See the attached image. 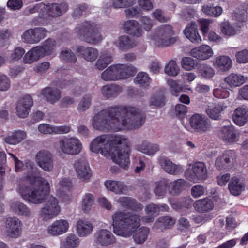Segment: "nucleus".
I'll list each match as a JSON object with an SVG mask.
<instances>
[{"instance_id":"nucleus-25","label":"nucleus","mask_w":248,"mask_h":248,"mask_svg":"<svg viewBox=\"0 0 248 248\" xmlns=\"http://www.w3.org/2000/svg\"><path fill=\"white\" fill-rule=\"evenodd\" d=\"M184 33L191 42L200 43L202 39L199 34L197 26L195 22H191L184 30Z\"/></svg>"},{"instance_id":"nucleus-34","label":"nucleus","mask_w":248,"mask_h":248,"mask_svg":"<svg viewBox=\"0 0 248 248\" xmlns=\"http://www.w3.org/2000/svg\"><path fill=\"white\" fill-rule=\"evenodd\" d=\"M44 56V53H43L40 46H36L25 54L23 58V62L25 63L31 64Z\"/></svg>"},{"instance_id":"nucleus-30","label":"nucleus","mask_w":248,"mask_h":248,"mask_svg":"<svg viewBox=\"0 0 248 248\" xmlns=\"http://www.w3.org/2000/svg\"><path fill=\"white\" fill-rule=\"evenodd\" d=\"M119 80L127 79L135 75L136 68L131 64H117Z\"/></svg>"},{"instance_id":"nucleus-35","label":"nucleus","mask_w":248,"mask_h":248,"mask_svg":"<svg viewBox=\"0 0 248 248\" xmlns=\"http://www.w3.org/2000/svg\"><path fill=\"white\" fill-rule=\"evenodd\" d=\"M42 94L46 100L51 104L57 102L61 97L59 90L51 87H46L42 91Z\"/></svg>"},{"instance_id":"nucleus-24","label":"nucleus","mask_w":248,"mask_h":248,"mask_svg":"<svg viewBox=\"0 0 248 248\" xmlns=\"http://www.w3.org/2000/svg\"><path fill=\"white\" fill-rule=\"evenodd\" d=\"M195 210L201 213H207L214 209V203L211 199L205 198L196 201L193 204Z\"/></svg>"},{"instance_id":"nucleus-43","label":"nucleus","mask_w":248,"mask_h":248,"mask_svg":"<svg viewBox=\"0 0 248 248\" xmlns=\"http://www.w3.org/2000/svg\"><path fill=\"white\" fill-rule=\"evenodd\" d=\"M188 186V183L184 179H180L172 182L168 186L169 193L172 195H177Z\"/></svg>"},{"instance_id":"nucleus-20","label":"nucleus","mask_w":248,"mask_h":248,"mask_svg":"<svg viewBox=\"0 0 248 248\" xmlns=\"http://www.w3.org/2000/svg\"><path fill=\"white\" fill-rule=\"evenodd\" d=\"M123 27L127 34L134 37H141L143 33L140 24L135 20L127 21L123 24Z\"/></svg>"},{"instance_id":"nucleus-47","label":"nucleus","mask_w":248,"mask_h":248,"mask_svg":"<svg viewBox=\"0 0 248 248\" xmlns=\"http://www.w3.org/2000/svg\"><path fill=\"white\" fill-rule=\"evenodd\" d=\"M224 81L231 87L240 86L245 82L243 76L232 73L224 78Z\"/></svg>"},{"instance_id":"nucleus-64","label":"nucleus","mask_w":248,"mask_h":248,"mask_svg":"<svg viewBox=\"0 0 248 248\" xmlns=\"http://www.w3.org/2000/svg\"><path fill=\"white\" fill-rule=\"evenodd\" d=\"M181 65L186 70H190L194 67L195 63L191 58L184 57L181 61Z\"/></svg>"},{"instance_id":"nucleus-26","label":"nucleus","mask_w":248,"mask_h":248,"mask_svg":"<svg viewBox=\"0 0 248 248\" xmlns=\"http://www.w3.org/2000/svg\"><path fill=\"white\" fill-rule=\"evenodd\" d=\"M117 202L123 207L134 211H140L143 209L141 204L131 197H120L117 200Z\"/></svg>"},{"instance_id":"nucleus-50","label":"nucleus","mask_w":248,"mask_h":248,"mask_svg":"<svg viewBox=\"0 0 248 248\" xmlns=\"http://www.w3.org/2000/svg\"><path fill=\"white\" fill-rule=\"evenodd\" d=\"M56 46V41L53 39L48 38L43 43L42 46H40L43 53H44V55L46 56L51 55L53 53Z\"/></svg>"},{"instance_id":"nucleus-55","label":"nucleus","mask_w":248,"mask_h":248,"mask_svg":"<svg viewBox=\"0 0 248 248\" xmlns=\"http://www.w3.org/2000/svg\"><path fill=\"white\" fill-rule=\"evenodd\" d=\"M60 58L61 60L69 63H75L77 61L75 54L68 48H65L61 51Z\"/></svg>"},{"instance_id":"nucleus-36","label":"nucleus","mask_w":248,"mask_h":248,"mask_svg":"<svg viewBox=\"0 0 248 248\" xmlns=\"http://www.w3.org/2000/svg\"><path fill=\"white\" fill-rule=\"evenodd\" d=\"M226 106L219 102L218 103L212 104L208 106L206 112L207 115L212 119L219 120L221 117V113L224 110Z\"/></svg>"},{"instance_id":"nucleus-38","label":"nucleus","mask_w":248,"mask_h":248,"mask_svg":"<svg viewBox=\"0 0 248 248\" xmlns=\"http://www.w3.org/2000/svg\"><path fill=\"white\" fill-rule=\"evenodd\" d=\"M138 42L134 39L126 35H123L119 38L116 45L123 50L133 48L138 45Z\"/></svg>"},{"instance_id":"nucleus-46","label":"nucleus","mask_w":248,"mask_h":248,"mask_svg":"<svg viewBox=\"0 0 248 248\" xmlns=\"http://www.w3.org/2000/svg\"><path fill=\"white\" fill-rule=\"evenodd\" d=\"M113 61L112 56L109 53L104 52L101 53L99 59L95 63V67L99 70H103Z\"/></svg>"},{"instance_id":"nucleus-49","label":"nucleus","mask_w":248,"mask_h":248,"mask_svg":"<svg viewBox=\"0 0 248 248\" xmlns=\"http://www.w3.org/2000/svg\"><path fill=\"white\" fill-rule=\"evenodd\" d=\"M215 73L214 68L208 64H202L199 67V75L203 78L210 79L214 77Z\"/></svg>"},{"instance_id":"nucleus-37","label":"nucleus","mask_w":248,"mask_h":248,"mask_svg":"<svg viewBox=\"0 0 248 248\" xmlns=\"http://www.w3.org/2000/svg\"><path fill=\"white\" fill-rule=\"evenodd\" d=\"M15 165L16 172H20L23 170H27L31 172V174H29V176H31V174L35 175V171L37 169L35 166L34 163L30 160H26L25 163L23 164V163L18 159H16V160L15 161ZM27 176V175L26 176Z\"/></svg>"},{"instance_id":"nucleus-13","label":"nucleus","mask_w":248,"mask_h":248,"mask_svg":"<svg viewBox=\"0 0 248 248\" xmlns=\"http://www.w3.org/2000/svg\"><path fill=\"white\" fill-rule=\"evenodd\" d=\"M37 165L46 171L50 172L53 170V159L52 154L47 150H41L35 156Z\"/></svg>"},{"instance_id":"nucleus-28","label":"nucleus","mask_w":248,"mask_h":248,"mask_svg":"<svg viewBox=\"0 0 248 248\" xmlns=\"http://www.w3.org/2000/svg\"><path fill=\"white\" fill-rule=\"evenodd\" d=\"M122 91V87L116 84L104 85L101 89V94L107 99L116 97Z\"/></svg>"},{"instance_id":"nucleus-53","label":"nucleus","mask_w":248,"mask_h":248,"mask_svg":"<svg viewBox=\"0 0 248 248\" xmlns=\"http://www.w3.org/2000/svg\"><path fill=\"white\" fill-rule=\"evenodd\" d=\"M175 223V219L170 216L161 217L158 219L157 222L155 224L158 227H164L170 229Z\"/></svg>"},{"instance_id":"nucleus-9","label":"nucleus","mask_w":248,"mask_h":248,"mask_svg":"<svg viewBox=\"0 0 248 248\" xmlns=\"http://www.w3.org/2000/svg\"><path fill=\"white\" fill-rule=\"evenodd\" d=\"M189 124L195 132L201 134L210 132L213 128L210 121L206 116L199 114L190 117Z\"/></svg>"},{"instance_id":"nucleus-10","label":"nucleus","mask_w":248,"mask_h":248,"mask_svg":"<svg viewBox=\"0 0 248 248\" xmlns=\"http://www.w3.org/2000/svg\"><path fill=\"white\" fill-rule=\"evenodd\" d=\"M48 31L42 27L29 29L24 32L21 35L25 42L33 44L39 43L46 36Z\"/></svg>"},{"instance_id":"nucleus-27","label":"nucleus","mask_w":248,"mask_h":248,"mask_svg":"<svg viewBox=\"0 0 248 248\" xmlns=\"http://www.w3.org/2000/svg\"><path fill=\"white\" fill-rule=\"evenodd\" d=\"M77 52L85 60L93 62L97 58L99 52L96 48L92 47L79 46L77 49Z\"/></svg>"},{"instance_id":"nucleus-42","label":"nucleus","mask_w":248,"mask_h":248,"mask_svg":"<svg viewBox=\"0 0 248 248\" xmlns=\"http://www.w3.org/2000/svg\"><path fill=\"white\" fill-rule=\"evenodd\" d=\"M194 175L199 180H204L207 177V170L204 163L197 162L193 164L192 168Z\"/></svg>"},{"instance_id":"nucleus-17","label":"nucleus","mask_w":248,"mask_h":248,"mask_svg":"<svg viewBox=\"0 0 248 248\" xmlns=\"http://www.w3.org/2000/svg\"><path fill=\"white\" fill-rule=\"evenodd\" d=\"M78 177L83 181L89 180L91 177V170L88 163L85 159H78L74 164Z\"/></svg>"},{"instance_id":"nucleus-31","label":"nucleus","mask_w":248,"mask_h":248,"mask_svg":"<svg viewBox=\"0 0 248 248\" xmlns=\"http://www.w3.org/2000/svg\"><path fill=\"white\" fill-rule=\"evenodd\" d=\"M245 184L243 180L237 177L232 178L228 184L230 193L234 196L239 195L245 190Z\"/></svg>"},{"instance_id":"nucleus-5","label":"nucleus","mask_w":248,"mask_h":248,"mask_svg":"<svg viewBox=\"0 0 248 248\" xmlns=\"http://www.w3.org/2000/svg\"><path fill=\"white\" fill-rule=\"evenodd\" d=\"M100 25L90 21H84L78 24L76 28V31L83 37L86 42L92 45H96L103 39L100 32Z\"/></svg>"},{"instance_id":"nucleus-41","label":"nucleus","mask_w":248,"mask_h":248,"mask_svg":"<svg viewBox=\"0 0 248 248\" xmlns=\"http://www.w3.org/2000/svg\"><path fill=\"white\" fill-rule=\"evenodd\" d=\"M42 5H44V3H41L36 4L33 8H30L29 10V14H33L36 12L39 14L38 16L33 18L31 21V24L34 26L45 24L46 21L44 20V12L43 9L44 7Z\"/></svg>"},{"instance_id":"nucleus-23","label":"nucleus","mask_w":248,"mask_h":248,"mask_svg":"<svg viewBox=\"0 0 248 248\" xmlns=\"http://www.w3.org/2000/svg\"><path fill=\"white\" fill-rule=\"evenodd\" d=\"M93 227L89 221L79 219L76 224V230L78 235L81 237L88 236L93 232Z\"/></svg>"},{"instance_id":"nucleus-59","label":"nucleus","mask_w":248,"mask_h":248,"mask_svg":"<svg viewBox=\"0 0 248 248\" xmlns=\"http://www.w3.org/2000/svg\"><path fill=\"white\" fill-rule=\"evenodd\" d=\"M220 30L223 34L228 36H233L237 33L236 30L229 22L221 23Z\"/></svg>"},{"instance_id":"nucleus-62","label":"nucleus","mask_w":248,"mask_h":248,"mask_svg":"<svg viewBox=\"0 0 248 248\" xmlns=\"http://www.w3.org/2000/svg\"><path fill=\"white\" fill-rule=\"evenodd\" d=\"M124 12L128 18L138 17L142 14L141 9L137 6L127 9L125 10Z\"/></svg>"},{"instance_id":"nucleus-44","label":"nucleus","mask_w":248,"mask_h":248,"mask_svg":"<svg viewBox=\"0 0 248 248\" xmlns=\"http://www.w3.org/2000/svg\"><path fill=\"white\" fill-rule=\"evenodd\" d=\"M139 151L148 155L155 154L159 150V146L157 144L151 143L147 141H143L138 146Z\"/></svg>"},{"instance_id":"nucleus-40","label":"nucleus","mask_w":248,"mask_h":248,"mask_svg":"<svg viewBox=\"0 0 248 248\" xmlns=\"http://www.w3.org/2000/svg\"><path fill=\"white\" fill-rule=\"evenodd\" d=\"M214 65L221 71H228L232 66V61L228 56H220L217 57Z\"/></svg>"},{"instance_id":"nucleus-2","label":"nucleus","mask_w":248,"mask_h":248,"mask_svg":"<svg viewBox=\"0 0 248 248\" xmlns=\"http://www.w3.org/2000/svg\"><path fill=\"white\" fill-rule=\"evenodd\" d=\"M90 150L95 153H100L107 158L125 169L129 164L130 149L124 136L105 134L97 137L91 141Z\"/></svg>"},{"instance_id":"nucleus-29","label":"nucleus","mask_w":248,"mask_h":248,"mask_svg":"<svg viewBox=\"0 0 248 248\" xmlns=\"http://www.w3.org/2000/svg\"><path fill=\"white\" fill-rule=\"evenodd\" d=\"M220 135L225 142L229 143L237 141L238 136L234 127L232 125L223 126L220 130Z\"/></svg>"},{"instance_id":"nucleus-7","label":"nucleus","mask_w":248,"mask_h":248,"mask_svg":"<svg viewBox=\"0 0 248 248\" xmlns=\"http://www.w3.org/2000/svg\"><path fill=\"white\" fill-rule=\"evenodd\" d=\"M59 143L62 152L68 155H76L82 149L81 141L76 137H65L59 140Z\"/></svg>"},{"instance_id":"nucleus-33","label":"nucleus","mask_w":248,"mask_h":248,"mask_svg":"<svg viewBox=\"0 0 248 248\" xmlns=\"http://www.w3.org/2000/svg\"><path fill=\"white\" fill-rule=\"evenodd\" d=\"M234 123L239 125L243 126L248 122V109L243 107H238L232 115Z\"/></svg>"},{"instance_id":"nucleus-16","label":"nucleus","mask_w":248,"mask_h":248,"mask_svg":"<svg viewBox=\"0 0 248 248\" xmlns=\"http://www.w3.org/2000/svg\"><path fill=\"white\" fill-rule=\"evenodd\" d=\"M95 242L102 246H108L114 243L116 241L115 237L109 231L101 229L97 231L94 234Z\"/></svg>"},{"instance_id":"nucleus-32","label":"nucleus","mask_w":248,"mask_h":248,"mask_svg":"<svg viewBox=\"0 0 248 248\" xmlns=\"http://www.w3.org/2000/svg\"><path fill=\"white\" fill-rule=\"evenodd\" d=\"M106 187L117 194H126L128 187L123 182L118 181L108 180L105 183Z\"/></svg>"},{"instance_id":"nucleus-39","label":"nucleus","mask_w":248,"mask_h":248,"mask_svg":"<svg viewBox=\"0 0 248 248\" xmlns=\"http://www.w3.org/2000/svg\"><path fill=\"white\" fill-rule=\"evenodd\" d=\"M101 78L105 81L119 80L117 64L110 66L101 74Z\"/></svg>"},{"instance_id":"nucleus-61","label":"nucleus","mask_w":248,"mask_h":248,"mask_svg":"<svg viewBox=\"0 0 248 248\" xmlns=\"http://www.w3.org/2000/svg\"><path fill=\"white\" fill-rule=\"evenodd\" d=\"M167 184L164 182H160L156 184L154 189V193L159 197H163L166 193Z\"/></svg>"},{"instance_id":"nucleus-19","label":"nucleus","mask_w":248,"mask_h":248,"mask_svg":"<svg viewBox=\"0 0 248 248\" xmlns=\"http://www.w3.org/2000/svg\"><path fill=\"white\" fill-rule=\"evenodd\" d=\"M159 162L161 168L170 174L176 175L182 172V168L180 165L173 163L166 157H161Z\"/></svg>"},{"instance_id":"nucleus-18","label":"nucleus","mask_w":248,"mask_h":248,"mask_svg":"<svg viewBox=\"0 0 248 248\" xmlns=\"http://www.w3.org/2000/svg\"><path fill=\"white\" fill-rule=\"evenodd\" d=\"M69 223L66 220L60 219L55 221L47 229V233L53 236L62 234L67 232Z\"/></svg>"},{"instance_id":"nucleus-58","label":"nucleus","mask_w":248,"mask_h":248,"mask_svg":"<svg viewBox=\"0 0 248 248\" xmlns=\"http://www.w3.org/2000/svg\"><path fill=\"white\" fill-rule=\"evenodd\" d=\"M63 244L66 248H75L79 245V239L75 234H70L65 238Z\"/></svg>"},{"instance_id":"nucleus-56","label":"nucleus","mask_w":248,"mask_h":248,"mask_svg":"<svg viewBox=\"0 0 248 248\" xmlns=\"http://www.w3.org/2000/svg\"><path fill=\"white\" fill-rule=\"evenodd\" d=\"M232 17L233 20L235 21L236 26L238 27L243 26V23L247 20V16L244 14V10H237L232 13Z\"/></svg>"},{"instance_id":"nucleus-54","label":"nucleus","mask_w":248,"mask_h":248,"mask_svg":"<svg viewBox=\"0 0 248 248\" xmlns=\"http://www.w3.org/2000/svg\"><path fill=\"white\" fill-rule=\"evenodd\" d=\"M92 96L90 94L84 95L80 101L77 110L79 112H84L87 110L92 104Z\"/></svg>"},{"instance_id":"nucleus-3","label":"nucleus","mask_w":248,"mask_h":248,"mask_svg":"<svg viewBox=\"0 0 248 248\" xmlns=\"http://www.w3.org/2000/svg\"><path fill=\"white\" fill-rule=\"evenodd\" d=\"M113 232L117 235L128 237L133 234L134 241L138 244H143L147 239L150 230L140 225V216L124 211H117L112 215Z\"/></svg>"},{"instance_id":"nucleus-21","label":"nucleus","mask_w":248,"mask_h":248,"mask_svg":"<svg viewBox=\"0 0 248 248\" xmlns=\"http://www.w3.org/2000/svg\"><path fill=\"white\" fill-rule=\"evenodd\" d=\"M191 55L197 59L204 60L210 58L213 54L209 46L202 45L193 48L190 52Z\"/></svg>"},{"instance_id":"nucleus-12","label":"nucleus","mask_w":248,"mask_h":248,"mask_svg":"<svg viewBox=\"0 0 248 248\" xmlns=\"http://www.w3.org/2000/svg\"><path fill=\"white\" fill-rule=\"evenodd\" d=\"M44 20L48 17L57 18L65 13L68 9V5L66 3H53L44 5Z\"/></svg>"},{"instance_id":"nucleus-8","label":"nucleus","mask_w":248,"mask_h":248,"mask_svg":"<svg viewBox=\"0 0 248 248\" xmlns=\"http://www.w3.org/2000/svg\"><path fill=\"white\" fill-rule=\"evenodd\" d=\"M44 207L39 212V217L44 221H47L56 217L60 212V207L57 200L53 196L48 197Z\"/></svg>"},{"instance_id":"nucleus-45","label":"nucleus","mask_w":248,"mask_h":248,"mask_svg":"<svg viewBox=\"0 0 248 248\" xmlns=\"http://www.w3.org/2000/svg\"><path fill=\"white\" fill-rule=\"evenodd\" d=\"M26 137V133L24 131L17 130L5 137L4 140L7 144L16 145L19 143Z\"/></svg>"},{"instance_id":"nucleus-51","label":"nucleus","mask_w":248,"mask_h":248,"mask_svg":"<svg viewBox=\"0 0 248 248\" xmlns=\"http://www.w3.org/2000/svg\"><path fill=\"white\" fill-rule=\"evenodd\" d=\"M202 11L205 15L212 17H218L221 14L222 9L220 6L205 5L202 7Z\"/></svg>"},{"instance_id":"nucleus-63","label":"nucleus","mask_w":248,"mask_h":248,"mask_svg":"<svg viewBox=\"0 0 248 248\" xmlns=\"http://www.w3.org/2000/svg\"><path fill=\"white\" fill-rule=\"evenodd\" d=\"M38 129L41 133L43 134H54V125L48 124L43 123L39 124Z\"/></svg>"},{"instance_id":"nucleus-52","label":"nucleus","mask_w":248,"mask_h":248,"mask_svg":"<svg viewBox=\"0 0 248 248\" xmlns=\"http://www.w3.org/2000/svg\"><path fill=\"white\" fill-rule=\"evenodd\" d=\"M134 82L139 86L147 87L151 82V78L148 75L143 72H139L134 78Z\"/></svg>"},{"instance_id":"nucleus-14","label":"nucleus","mask_w":248,"mask_h":248,"mask_svg":"<svg viewBox=\"0 0 248 248\" xmlns=\"http://www.w3.org/2000/svg\"><path fill=\"white\" fill-rule=\"evenodd\" d=\"M235 158L236 155L233 151H226L222 156L216 159L215 166L218 170L229 169L232 166Z\"/></svg>"},{"instance_id":"nucleus-6","label":"nucleus","mask_w":248,"mask_h":248,"mask_svg":"<svg viewBox=\"0 0 248 248\" xmlns=\"http://www.w3.org/2000/svg\"><path fill=\"white\" fill-rule=\"evenodd\" d=\"M174 31L170 25L164 24L158 27L153 39L155 44L158 47L167 46L176 41L175 37H172Z\"/></svg>"},{"instance_id":"nucleus-4","label":"nucleus","mask_w":248,"mask_h":248,"mask_svg":"<svg viewBox=\"0 0 248 248\" xmlns=\"http://www.w3.org/2000/svg\"><path fill=\"white\" fill-rule=\"evenodd\" d=\"M17 191L24 200L36 204L43 203L51 196L48 182L41 177L32 174L19 180Z\"/></svg>"},{"instance_id":"nucleus-1","label":"nucleus","mask_w":248,"mask_h":248,"mask_svg":"<svg viewBox=\"0 0 248 248\" xmlns=\"http://www.w3.org/2000/svg\"><path fill=\"white\" fill-rule=\"evenodd\" d=\"M145 120V112L138 106H114L95 114L91 124L95 130L108 132L138 128Z\"/></svg>"},{"instance_id":"nucleus-15","label":"nucleus","mask_w":248,"mask_h":248,"mask_svg":"<svg viewBox=\"0 0 248 248\" xmlns=\"http://www.w3.org/2000/svg\"><path fill=\"white\" fill-rule=\"evenodd\" d=\"M33 104L31 96L25 95L21 97L16 104V112L17 116L21 118L27 117L29 113L31 108Z\"/></svg>"},{"instance_id":"nucleus-48","label":"nucleus","mask_w":248,"mask_h":248,"mask_svg":"<svg viewBox=\"0 0 248 248\" xmlns=\"http://www.w3.org/2000/svg\"><path fill=\"white\" fill-rule=\"evenodd\" d=\"M95 202V197L91 193H87L85 194L82 199L81 208L84 213L89 212Z\"/></svg>"},{"instance_id":"nucleus-57","label":"nucleus","mask_w":248,"mask_h":248,"mask_svg":"<svg viewBox=\"0 0 248 248\" xmlns=\"http://www.w3.org/2000/svg\"><path fill=\"white\" fill-rule=\"evenodd\" d=\"M88 10V6L85 3L78 4L73 8L72 16L73 18L77 19L85 15Z\"/></svg>"},{"instance_id":"nucleus-22","label":"nucleus","mask_w":248,"mask_h":248,"mask_svg":"<svg viewBox=\"0 0 248 248\" xmlns=\"http://www.w3.org/2000/svg\"><path fill=\"white\" fill-rule=\"evenodd\" d=\"M10 206L12 211L19 216L30 217L32 215V212L30 208L19 201L11 202Z\"/></svg>"},{"instance_id":"nucleus-60","label":"nucleus","mask_w":248,"mask_h":248,"mask_svg":"<svg viewBox=\"0 0 248 248\" xmlns=\"http://www.w3.org/2000/svg\"><path fill=\"white\" fill-rule=\"evenodd\" d=\"M165 73L171 76H176L179 73V68L174 60H171L165 67Z\"/></svg>"},{"instance_id":"nucleus-11","label":"nucleus","mask_w":248,"mask_h":248,"mask_svg":"<svg viewBox=\"0 0 248 248\" xmlns=\"http://www.w3.org/2000/svg\"><path fill=\"white\" fill-rule=\"evenodd\" d=\"M5 233L11 238H16L22 233V222L16 217H9L5 222Z\"/></svg>"}]
</instances>
